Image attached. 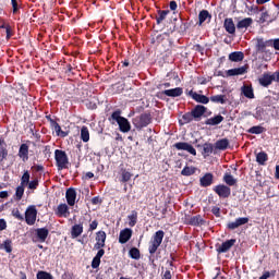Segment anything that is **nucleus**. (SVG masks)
I'll return each instance as SVG.
<instances>
[{
	"label": "nucleus",
	"instance_id": "obj_24",
	"mask_svg": "<svg viewBox=\"0 0 279 279\" xmlns=\"http://www.w3.org/2000/svg\"><path fill=\"white\" fill-rule=\"evenodd\" d=\"M265 10V7H263L260 9V17L259 20L257 21V23H259L260 25L265 24V23H274V20H269L271 19V15H269V12L268 11H264Z\"/></svg>",
	"mask_w": 279,
	"mask_h": 279
},
{
	"label": "nucleus",
	"instance_id": "obj_35",
	"mask_svg": "<svg viewBox=\"0 0 279 279\" xmlns=\"http://www.w3.org/2000/svg\"><path fill=\"white\" fill-rule=\"evenodd\" d=\"M209 100L213 101V104H227L228 97L226 95H215L209 98Z\"/></svg>",
	"mask_w": 279,
	"mask_h": 279
},
{
	"label": "nucleus",
	"instance_id": "obj_37",
	"mask_svg": "<svg viewBox=\"0 0 279 279\" xmlns=\"http://www.w3.org/2000/svg\"><path fill=\"white\" fill-rule=\"evenodd\" d=\"M242 93L247 99H254V88H252V86L244 85L242 87Z\"/></svg>",
	"mask_w": 279,
	"mask_h": 279
},
{
	"label": "nucleus",
	"instance_id": "obj_2",
	"mask_svg": "<svg viewBox=\"0 0 279 279\" xmlns=\"http://www.w3.org/2000/svg\"><path fill=\"white\" fill-rule=\"evenodd\" d=\"M165 239V231L158 230L155 232V234L151 236L148 245V252L151 256L158 252V247L162 245V240Z\"/></svg>",
	"mask_w": 279,
	"mask_h": 279
},
{
	"label": "nucleus",
	"instance_id": "obj_1",
	"mask_svg": "<svg viewBox=\"0 0 279 279\" xmlns=\"http://www.w3.org/2000/svg\"><path fill=\"white\" fill-rule=\"evenodd\" d=\"M109 121H116L119 125L120 132H123V134H128V132L132 130V124H130V121L126 118L121 117L120 109L112 112L111 117L109 118Z\"/></svg>",
	"mask_w": 279,
	"mask_h": 279
},
{
	"label": "nucleus",
	"instance_id": "obj_48",
	"mask_svg": "<svg viewBox=\"0 0 279 279\" xmlns=\"http://www.w3.org/2000/svg\"><path fill=\"white\" fill-rule=\"evenodd\" d=\"M37 279H53V275L48 271L39 270L36 275Z\"/></svg>",
	"mask_w": 279,
	"mask_h": 279
},
{
	"label": "nucleus",
	"instance_id": "obj_28",
	"mask_svg": "<svg viewBox=\"0 0 279 279\" xmlns=\"http://www.w3.org/2000/svg\"><path fill=\"white\" fill-rule=\"evenodd\" d=\"M220 123H223V116L218 114L213 118H208L205 121V125H219Z\"/></svg>",
	"mask_w": 279,
	"mask_h": 279
},
{
	"label": "nucleus",
	"instance_id": "obj_54",
	"mask_svg": "<svg viewBox=\"0 0 279 279\" xmlns=\"http://www.w3.org/2000/svg\"><path fill=\"white\" fill-rule=\"evenodd\" d=\"M99 226V221L93 220L89 223L88 232H94V230H97V227Z\"/></svg>",
	"mask_w": 279,
	"mask_h": 279
},
{
	"label": "nucleus",
	"instance_id": "obj_19",
	"mask_svg": "<svg viewBox=\"0 0 279 279\" xmlns=\"http://www.w3.org/2000/svg\"><path fill=\"white\" fill-rule=\"evenodd\" d=\"M36 236L39 243H45L47 241V236H49V229L47 228H38L35 230Z\"/></svg>",
	"mask_w": 279,
	"mask_h": 279
},
{
	"label": "nucleus",
	"instance_id": "obj_13",
	"mask_svg": "<svg viewBox=\"0 0 279 279\" xmlns=\"http://www.w3.org/2000/svg\"><path fill=\"white\" fill-rule=\"evenodd\" d=\"M245 223H250V218L247 217L236 218L235 221L229 222L227 225V228L228 230H236V228H241V226H245Z\"/></svg>",
	"mask_w": 279,
	"mask_h": 279
},
{
	"label": "nucleus",
	"instance_id": "obj_53",
	"mask_svg": "<svg viewBox=\"0 0 279 279\" xmlns=\"http://www.w3.org/2000/svg\"><path fill=\"white\" fill-rule=\"evenodd\" d=\"M101 265V259L99 257H94L92 260V269H98Z\"/></svg>",
	"mask_w": 279,
	"mask_h": 279
},
{
	"label": "nucleus",
	"instance_id": "obj_47",
	"mask_svg": "<svg viewBox=\"0 0 279 279\" xmlns=\"http://www.w3.org/2000/svg\"><path fill=\"white\" fill-rule=\"evenodd\" d=\"M39 184H40V181H38V178H35L32 181H28V184L26 186L29 191H36Z\"/></svg>",
	"mask_w": 279,
	"mask_h": 279
},
{
	"label": "nucleus",
	"instance_id": "obj_49",
	"mask_svg": "<svg viewBox=\"0 0 279 279\" xmlns=\"http://www.w3.org/2000/svg\"><path fill=\"white\" fill-rule=\"evenodd\" d=\"M266 44H267L268 47H274V49L276 51H279V38L270 39V40L266 41Z\"/></svg>",
	"mask_w": 279,
	"mask_h": 279
},
{
	"label": "nucleus",
	"instance_id": "obj_15",
	"mask_svg": "<svg viewBox=\"0 0 279 279\" xmlns=\"http://www.w3.org/2000/svg\"><path fill=\"white\" fill-rule=\"evenodd\" d=\"M54 215L57 217H64L66 219V217L71 215V211H69V205H66L65 203L59 204L58 207L54 209Z\"/></svg>",
	"mask_w": 279,
	"mask_h": 279
},
{
	"label": "nucleus",
	"instance_id": "obj_23",
	"mask_svg": "<svg viewBox=\"0 0 279 279\" xmlns=\"http://www.w3.org/2000/svg\"><path fill=\"white\" fill-rule=\"evenodd\" d=\"M84 232V223H78V225H74L72 226L71 229V236L73 239H77V236H81V234Z\"/></svg>",
	"mask_w": 279,
	"mask_h": 279
},
{
	"label": "nucleus",
	"instance_id": "obj_51",
	"mask_svg": "<svg viewBox=\"0 0 279 279\" xmlns=\"http://www.w3.org/2000/svg\"><path fill=\"white\" fill-rule=\"evenodd\" d=\"M8 159V147H0V165Z\"/></svg>",
	"mask_w": 279,
	"mask_h": 279
},
{
	"label": "nucleus",
	"instance_id": "obj_16",
	"mask_svg": "<svg viewBox=\"0 0 279 279\" xmlns=\"http://www.w3.org/2000/svg\"><path fill=\"white\" fill-rule=\"evenodd\" d=\"M247 69H250L247 64L240 68L230 69L227 71V77H234V75H245V73H247Z\"/></svg>",
	"mask_w": 279,
	"mask_h": 279
},
{
	"label": "nucleus",
	"instance_id": "obj_42",
	"mask_svg": "<svg viewBox=\"0 0 279 279\" xmlns=\"http://www.w3.org/2000/svg\"><path fill=\"white\" fill-rule=\"evenodd\" d=\"M23 195H25V185H19L15 190V199L21 202L23 199Z\"/></svg>",
	"mask_w": 279,
	"mask_h": 279
},
{
	"label": "nucleus",
	"instance_id": "obj_61",
	"mask_svg": "<svg viewBox=\"0 0 279 279\" xmlns=\"http://www.w3.org/2000/svg\"><path fill=\"white\" fill-rule=\"evenodd\" d=\"M171 87V83H162L157 85V88L160 90L162 88H170Z\"/></svg>",
	"mask_w": 279,
	"mask_h": 279
},
{
	"label": "nucleus",
	"instance_id": "obj_50",
	"mask_svg": "<svg viewBox=\"0 0 279 279\" xmlns=\"http://www.w3.org/2000/svg\"><path fill=\"white\" fill-rule=\"evenodd\" d=\"M12 215L14 216L15 219H17V221H25V217L21 214L19 208H14L12 210Z\"/></svg>",
	"mask_w": 279,
	"mask_h": 279
},
{
	"label": "nucleus",
	"instance_id": "obj_27",
	"mask_svg": "<svg viewBox=\"0 0 279 279\" xmlns=\"http://www.w3.org/2000/svg\"><path fill=\"white\" fill-rule=\"evenodd\" d=\"M215 147L217 149H219L220 151H226V149H228V147H230V141L228 138L218 140L215 143Z\"/></svg>",
	"mask_w": 279,
	"mask_h": 279
},
{
	"label": "nucleus",
	"instance_id": "obj_31",
	"mask_svg": "<svg viewBox=\"0 0 279 279\" xmlns=\"http://www.w3.org/2000/svg\"><path fill=\"white\" fill-rule=\"evenodd\" d=\"M243 58H245V54L241 51H234L229 54L231 62H243Z\"/></svg>",
	"mask_w": 279,
	"mask_h": 279
},
{
	"label": "nucleus",
	"instance_id": "obj_12",
	"mask_svg": "<svg viewBox=\"0 0 279 279\" xmlns=\"http://www.w3.org/2000/svg\"><path fill=\"white\" fill-rule=\"evenodd\" d=\"M215 182V175L211 172L205 173L199 179V184L203 189H208V186H213V183Z\"/></svg>",
	"mask_w": 279,
	"mask_h": 279
},
{
	"label": "nucleus",
	"instance_id": "obj_64",
	"mask_svg": "<svg viewBox=\"0 0 279 279\" xmlns=\"http://www.w3.org/2000/svg\"><path fill=\"white\" fill-rule=\"evenodd\" d=\"M269 278V271H265L258 279H268Z\"/></svg>",
	"mask_w": 279,
	"mask_h": 279
},
{
	"label": "nucleus",
	"instance_id": "obj_21",
	"mask_svg": "<svg viewBox=\"0 0 279 279\" xmlns=\"http://www.w3.org/2000/svg\"><path fill=\"white\" fill-rule=\"evenodd\" d=\"M223 27L228 34H236V26L234 25L232 17H227L225 20Z\"/></svg>",
	"mask_w": 279,
	"mask_h": 279
},
{
	"label": "nucleus",
	"instance_id": "obj_44",
	"mask_svg": "<svg viewBox=\"0 0 279 279\" xmlns=\"http://www.w3.org/2000/svg\"><path fill=\"white\" fill-rule=\"evenodd\" d=\"M195 171H197L195 167L185 166L181 171V175H185L186 178H189L191 175H194Z\"/></svg>",
	"mask_w": 279,
	"mask_h": 279
},
{
	"label": "nucleus",
	"instance_id": "obj_29",
	"mask_svg": "<svg viewBox=\"0 0 279 279\" xmlns=\"http://www.w3.org/2000/svg\"><path fill=\"white\" fill-rule=\"evenodd\" d=\"M267 160H269V155L265 151H259L256 154V162L259 163L262 167L267 165Z\"/></svg>",
	"mask_w": 279,
	"mask_h": 279
},
{
	"label": "nucleus",
	"instance_id": "obj_20",
	"mask_svg": "<svg viewBox=\"0 0 279 279\" xmlns=\"http://www.w3.org/2000/svg\"><path fill=\"white\" fill-rule=\"evenodd\" d=\"M190 95H192V99L196 101L197 104H209L210 98H208L206 95L197 94V92H190Z\"/></svg>",
	"mask_w": 279,
	"mask_h": 279
},
{
	"label": "nucleus",
	"instance_id": "obj_57",
	"mask_svg": "<svg viewBox=\"0 0 279 279\" xmlns=\"http://www.w3.org/2000/svg\"><path fill=\"white\" fill-rule=\"evenodd\" d=\"M104 201L99 196H95L92 198L93 206H97L98 204H101Z\"/></svg>",
	"mask_w": 279,
	"mask_h": 279
},
{
	"label": "nucleus",
	"instance_id": "obj_4",
	"mask_svg": "<svg viewBox=\"0 0 279 279\" xmlns=\"http://www.w3.org/2000/svg\"><path fill=\"white\" fill-rule=\"evenodd\" d=\"M151 123V113H142L133 119V125L136 130H143V128H147Z\"/></svg>",
	"mask_w": 279,
	"mask_h": 279
},
{
	"label": "nucleus",
	"instance_id": "obj_41",
	"mask_svg": "<svg viewBox=\"0 0 279 279\" xmlns=\"http://www.w3.org/2000/svg\"><path fill=\"white\" fill-rule=\"evenodd\" d=\"M130 258H133V260H141V251L137 247H132L129 251Z\"/></svg>",
	"mask_w": 279,
	"mask_h": 279
},
{
	"label": "nucleus",
	"instance_id": "obj_38",
	"mask_svg": "<svg viewBox=\"0 0 279 279\" xmlns=\"http://www.w3.org/2000/svg\"><path fill=\"white\" fill-rule=\"evenodd\" d=\"M0 250H4L7 254H12V240L8 239L3 243L0 242Z\"/></svg>",
	"mask_w": 279,
	"mask_h": 279
},
{
	"label": "nucleus",
	"instance_id": "obj_58",
	"mask_svg": "<svg viewBox=\"0 0 279 279\" xmlns=\"http://www.w3.org/2000/svg\"><path fill=\"white\" fill-rule=\"evenodd\" d=\"M7 40H10L12 38V26H10L9 24H7Z\"/></svg>",
	"mask_w": 279,
	"mask_h": 279
},
{
	"label": "nucleus",
	"instance_id": "obj_3",
	"mask_svg": "<svg viewBox=\"0 0 279 279\" xmlns=\"http://www.w3.org/2000/svg\"><path fill=\"white\" fill-rule=\"evenodd\" d=\"M54 160L59 171H61L62 169H69V156L66 155V151L62 149H56Z\"/></svg>",
	"mask_w": 279,
	"mask_h": 279
},
{
	"label": "nucleus",
	"instance_id": "obj_11",
	"mask_svg": "<svg viewBox=\"0 0 279 279\" xmlns=\"http://www.w3.org/2000/svg\"><path fill=\"white\" fill-rule=\"evenodd\" d=\"M207 110L208 108H206L204 105H196L191 111L192 117H194V121H202V117L206 114Z\"/></svg>",
	"mask_w": 279,
	"mask_h": 279
},
{
	"label": "nucleus",
	"instance_id": "obj_43",
	"mask_svg": "<svg viewBox=\"0 0 279 279\" xmlns=\"http://www.w3.org/2000/svg\"><path fill=\"white\" fill-rule=\"evenodd\" d=\"M169 12V10H158V16H156L157 25H160V23L167 19Z\"/></svg>",
	"mask_w": 279,
	"mask_h": 279
},
{
	"label": "nucleus",
	"instance_id": "obj_39",
	"mask_svg": "<svg viewBox=\"0 0 279 279\" xmlns=\"http://www.w3.org/2000/svg\"><path fill=\"white\" fill-rule=\"evenodd\" d=\"M264 132H267V129L265 126L255 125L247 130L248 134H263Z\"/></svg>",
	"mask_w": 279,
	"mask_h": 279
},
{
	"label": "nucleus",
	"instance_id": "obj_46",
	"mask_svg": "<svg viewBox=\"0 0 279 279\" xmlns=\"http://www.w3.org/2000/svg\"><path fill=\"white\" fill-rule=\"evenodd\" d=\"M29 178H31V174H29V170H25L22 178H21V185L22 186H27L29 184Z\"/></svg>",
	"mask_w": 279,
	"mask_h": 279
},
{
	"label": "nucleus",
	"instance_id": "obj_45",
	"mask_svg": "<svg viewBox=\"0 0 279 279\" xmlns=\"http://www.w3.org/2000/svg\"><path fill=\"white\" fill-rule=\"evenodd\" d=\"M213 150H214V147H213V144L210 143H205L203 145V156L204 158L208 157L210 154H213Z\"/></svg>",
	"mask_w": 279,
	"mask_h": 279
},
{
	"label": "nucleus",
	"instance_id": "obj_5",
	"mask_svg": "<svg viewBox=\"0 0 279 279\" xmlns=\"http://www.w3.org/2000/svg\"><path fill=\"white\" fill-rule=\"evenodd\" d=\"M38 217V209H36L35 205H31L25 210V221L27 226H34L36 223V219Z\"/></svg>",
	"mask_w": 279,
	"mask_h": 279
},
{
	"label": "nucleus",
	"instance_id": "obj_7",
	"mask_svg": "<svg viewBox=\"0 0 279 279\" xmlns=\"http://www.w3.org/2000/svg\"><path fill=\"white\" fill-rule=\"evenodd\" d=\"M183 94H184V89L182 87H175L172 89H165L162 92H159L157 94V97L159 99H162L163 96L175 98V97H182Z\"/></svg>",
	"mask_w": 279,
	"mask_h": 279
},
{
	"label": "nucleus",
	"instance_id": "obj_59",
	"mask_svg": "<svg viewBox=\"0 0 279 279\" xmlns=\"http://www.w3.org/2000/svg\"><path fill=\"white\" fill-rule=\"evenodd\" d=\"M170 10L172 11V12H175L177 10H178V2H175V1H170Z\"/></svg>",
	"mask_w": 279,
	"mask_h": 279
},
{
	"label": "nucleus",
	"instance_id": "obj_62",
	"mask_svg": "<svg viewBox=\"0 0 279 279\" xmlns=\"http://www.w3.org/2000/svg\"><path fill=\"white\" fill-rule=\"evenodd\" d=\"M5 228H8V223L3 219H0V232L5 230Z\"/></svg>",
	"mask_w": 279,
	"mask_h": 279
},
{
	"label": "nucleus",
	"instance_id": "obj_14",
	"mask_svg": "<svg viewBox=\"0 0 279 279\" xmlns=\"http://www.w3.org/2000/svg\"><path fill=\"white\" fill-rule=\"evenodd\" d=\"M65 199L68 202V206H75V201L77 199V192L74 187H69L66 190Z\"/></svg>",
	"mask_w": 279,
	"mask_h": 279
},
{
	"label": "nucleus",
	"instance_id": "obj_17",
	"mask_svg": "<svg viewBox=\"0 0 279 279\" xmlns=\"http://www.w3.org/2000/svg\"><path fill=\"white\" fill-rule=\"evenodd\" d=\"M132 232L133 231L130 228L121 230L119 234V243H121V245H125V243L132 239Z\"/></svg>",
	"mask_w": 279,
	"mask_h": 279
},
{
	"label": "nucleus",
	"instance_id": "obj_18",
	"mask_svg": "<svg viewBox=\"0 0 279 279\" xmlns=\"http://www.w3.org/2000/svg\"><path fill=\"white\" fill-rule=\"evenodd\" d=\"M17 156L21 158V160L27 162V160H29V145L21 144Z\"/></svg>",
	"mask_w": 279,
	"mask_h": 279
},
{
	"label": "nucleus",
	"instance_id": "obj_40",
	"mask_svg": "<svg viewBox=\"0 0 279 279\" xmlns=\"http://www.w3.org/2000/svg\"><path fill=\"white\" fill-rule=\"evenodd\" d=\"M132 180V172L128 171L126 169H121V179L120 182H130Z\"/></svg>",
	"mask_w": 279,
	"mask_h": 279
},
{
	"label": "nucleus",
	"instance_id": "obj_33",
	"mask_svg": "<svg viewBox=\"0 0 279 279\" xmlns=\"http://www.w3.org/2000/svg\"><path fill=\"white\" fill-rule=\"evenodd\" d=\"M193 121H195V118L193 117V113L190 111L182 116V119L179 120V123L180 125H186Z\"/></svg>",
	"mask_w": 279,
	"mask_h": 279
},
{
	"label": "nucleus",
	"instance_id": "obj_22",
	"mask_svg": "<svg viewBox=\"0 0 279 279\" xmlns=\"http://www.w3.org/2000/svg\"><path fill=\"white\" fill-rule=\"evenodd\" d=\"M50 128L56 132V135L61 138H66V136H69V132L62 131V126H60L58 122L50 124Z\"/></svg>",
	"mask_w": 279,
	"mask_h": 279
},
{
	"label": "nucleus",
	"instance_id": "obj_26",
	"mask_svg": "<svg viewBox=\"0 0 279 279\" xmlns=\"http://www.w3.org/2000/svg\"><path fill=\"white\" fill-rule=\"evenodd\" d=\"M223 182L227 184L226 186H236V182L238 180L234 179V177L232 175V173L230 172H226L223 174V178H222Z\"/></svg>",
	"mask_w": 279,
	"mask_h": 279
},
{
	"label": "nucleus",
	"instance_id": "obj_6",
	"mask_svg": "<svg viewBox=\"0 0 279 279\" xmlns=\"http://www.w3.org/2000/svg\"><path fill=\"white\" fill-rule=\"evenodd\" d=\"M214 193L220 197V199H228L232 195V190L226 184H218L213 189Z\"/></svg>",
	"mask_w": 279,
	"mask_h": 279
},
{
	"label": "nucleus",
	"instance_id": "obj_52",
	"mask_svg": "<svg viewBox=\"0 0 279 279\" xmlns=\"http://www.w3.org/2000/svg\"><path fill=\"white\" fill-rule=\"evenodd\" d=\"M189 27H190L189 22H184V20H181V25L179 26V33L186 34V29H189Z\"/></svg>",
	"mask_w": 279,
	"mask_h": 279
},
{
	"label": "nucleus",
	"instance_id": "obj_55",
	"mask_svg": "<svg viewBox=\"0 0 279 279\" xmlns=\"http://www.w3.org/2000/svg\"><path fill=\"white\" fill-rule=\"evenodd\" d=\"M211 213H213V215L216 216V217H221V208H219V207H217V206H214V207L211 208Z\"/></svg>",
	"mask_w": 279,
	"mask_h": 279
},
{
	"label": "nucleus",
	"instance_id": "obj_63",
	"mask_svg": "<svg viewBox=\"0 0 279 279\" xmlns=\"http://www.w3.org/2000/svg\"><path fill=\"white\" fill-rule=\"evenodd\" d=\"M171 278H172L171 270H166L165 274H163L162 279H171Z\"/></svg>",
	"mask_w": 279,
	"mask_h": 279
},
{
	"label": "nucleus",
	"instance_id": "obj_9",
	"mask_svg": "<svg viewBox=\"0 0 279 279\" xmlns=\"http://www.w3.org/2000/svg\"><path fill=\"white\" fill-rule=\"evenodd\" d=\"M174 149H178V151H187L192 156H197V150L193 145L186 143V142H179L173 144Z\"/></svg>",
	"mask_w": 279,
	"mask_h": 279
},
{
	"label": "nucleus",
	"instance_id": "obj_32",
	"mask_svg": "<svg viewBox=\"0 0 279 279\" xmlns=\"http://www.w3.org/2000/svg\"><path fill=\"white\" fill-rule=\"evenodd\" d=\"M189 223L190 226H204V223H206V220L202 218V215H196L190 218Z\"/></svg>",
	"mask_w": 279,
	"mask_h": 279
},
{
	"label": "nucleus",
	"instance_id": "obj_36",
	"mask_svg": "<svg viewBox=\"0 0 279 279\" xmlns=\"http://www.w3.org/2000/svg\"><path fill=\"white\" fill-rule=\"evenodd\" d=\"M81 140L83 141V143H88V141H90V132H88V126H82Z\"/></svg>",
	"mask_w": 279,
	"mask_h": 279
},
{
	"label": "nucleus",
	"instance_id": "obj_8",
	"mask_svg": "<svg viewBox=\"0 0 279 279\" xmlns=\"http://www.w3.org/2000/svg\"><path fill=\"white\" fill-rule=\"evenodd\" d=\"M236 243V239H231L222 242L221 244L216 245V252L218 254H226V252H230L232 247H234V244Z\"/></svg>",
	"mask_w": 279,
	"mask_h": 279
},
{
	"label": "nucleus",
	"instance_id": "obj_30",
	"mask_svg": "<svg viewBox=\"0 0 279 279\" xmlns=\"http://www.w3.org/2000/svg\"><path fill=\"white\" fill-rule=\"evenodd\" d=\"M252 23H254V20H252V17H245L238 22L236 27L239 29H247V27H251Z\"/></svg>",
	"mask_w": 279,
	"mask_h": 279
},
{
	"label": "nucleus",
	"instance_id": "obj_10",
	"mask_svg": "<svg viewBox=\"0 0 279 279\" xmlns=\"http://www.w3.org/2000/svg\"><path fill=\"white\" fill-rule=\"evenodd\" d=\"M106 231H97L96 232V243L94 244V250H101V247H106Z\"/></svg>",
	"mask_w": 279,
	"mask_h": 279
},
{
	"label": "nucleus",
	"instance_id": "obj_56",
	"mask_svg": "<svg viewBox=\"0 0 279 279\" xmlns=\"http://www.w3.org/2000/svg\"><path fill=\"white\" fill-rule=\"evenodd\" d=\"M11 4L13 8V14H16V12H19V0H11Z\"/></svg>",
	"mask_w": 279,
	"mask_h": 279
},
{
	"label": "nucleus",
	"instance_id": "obj_25",
	"mask_svg": "<svg viewBox=\"0 0 279 279\" xmlns=\"http://www.w3.org/2000/svg\"><path fill=\"white\" fill-rule=\"evenodd\" d=\"M210 19H213L210 12H208V10H202L198 13V25H204V23H206V21H210Z\"/></svg>",
	"mask_w": 279,
	"mask_h": 279
},
{
	"label": "nucleus",
	"instance_id": "obj_60",
	"mask_svg": "<svg viewBox=\"0 0 279 279\" xmlns=\"http://www.w3.org/2000/svg\"><path fill=\"white\" fill-rule=\"evenodd\" d=\"M104 254H106V251L104 250V247L98 248V252H97V254H96L95 257L101 259V257L104 256Z\"/></svg>",
	"mask_w": 279,
	"mask_h": 279
},
{
	"label": "nucleus",
	"instance_id": "obj_34",
	"mask_svg": "<svg viewBox=\"0 0 279 279\" xmlns=\"http://www.w3.org/2000/svg\"><path fill=\"white\" fill-rule=\"evenodd\" d=\"M130 228H134L138 223V211L132 210L131 215L128 216Z\"/></svg>",
	"mask_w": 279,
	"mask_h": 279
}]
</instances>
